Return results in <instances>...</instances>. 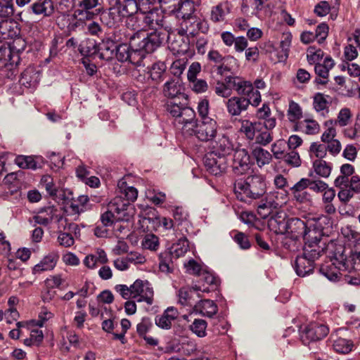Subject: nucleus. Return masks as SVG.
I'll return each mask as SVG.
<instances>
[{
	"label": "nucleus",
	"mask_w": 360,
	"mask_h": 360,
	"mask_svg": "<svg viewBox=\"0 0 360 360\" xmlns=\"http://www.w3.org/2000/svg\"><path fill=\"white\" fill-rule=\"evenodd\" d=\"M178 311L173 307H168L164 313L155 318V324L162 328L168 330L172 326V322L178 316Z\"/></svg>",
	"instance_id": "nucleus-22"
},
{
	"label": "nucleus",
	"mask_w": 360,
	"mask_h": 360,
	"mask_svg": "<svg viewBox=\"0 0 360 360\" xmlns=\"http://www.w3.org/2000/svg\"><path fill=\"white\" fill-rule=\"evenodd\" d=\"M116 58L119 61L127 62L130 58L131 47L127 44H121L116 47Z\"/></svg>",
	"instance_id": "nucleus-55"
},
{
	"label": "nucleus",
	"mask_w": 360,
	"mask_h": 360,
	"mask_svg": "<svg viewBox=\"0 0 360 360\" xmlns=\"http://www.w3.org/2000/svg\"><path fill=\"white\" fill-rule=\"evenodd\" d=\"M115 5L123 18L133 15L138 10L136 0H116Z\"/></svg>",
	"instance_id": "nucleus-27"
},
{
	"label": "nucleus",
	"mask_w": 360,
	"mask_h": 360,
	"mask_svg": "<svg viewBox=\"0 0 360 360\" xmlns=\"http://www.w3.org/2000/svg\"><path fill=\"white\" fill-rule=\"evenodd\" d=\"M299 126L302 131L307 134H316L320 131L319 124L314 120L305 119L300 122Z\"/></svg>",
	"instance_id": "nucleus-43"
},
{
	"label": "nucleus",
	"mask_w": 360,
	"mask_h": 360,
	"mask_svg": "<svg viewBox=\"0 0 360 360\" xmlns=\"http://www.w3.org/2000/svg\"><path fill=\"white\" fill-rule=\"evenodd\" d=\"M261 127V123L259 122H250L248 120L241 121V127L240 131L243 133L248 139L253 140L255 136V133L259 131V128Z\"/></svg>",
	"instance_id": "nucleus-30"
},
{
	"label": "nucleus",
	"mask_w": 360,
	"mask_h": 360,
	"mask_svg": "<svg viewBox=\"0 0 360 360\" xmlns=\"http://www.w3.org/2000/svg\"><path fill=\"white\" fill-rule=\"evenodd\" d=\"M327 129L322 134L321 139L323 143L328 142L335 139L337 134L336 129L333 126V121L328 120L325 122Z\"/></svg>",
	"instance_id": "nucleus-54"
},
{
	"label": "nucleus",
	"mask_w": 360,
	"mask_h": 360,
	"mask_svg": "<svg viewBox=\"0 0 360 360\" xmlns=\"http://www.w3.org/2000/svg\"><path fill=\"white\" fill-rule=\"evenodd\" d=\"M40 184L45 188L51 196H56L58 192V186L56 185L53 178L50 175L42 176Z\"/></svg>",
	"instance_id": "nucleus-48"
},
{
	"label": "nucleus",
	"mask_w": 360,
	"mask_h": 360,
	"mask_svg": "<svg viewBox=\"0 0 360 360\" xmlns=\"http://www.w3.org/2000/svg\"><path fill=\"white\" fill-rule=\"evenodd\" d=\"M228 78H238V77L229 76L224 79V82L217 81L215 84L214 90L215 94L223 98H228L231 95V89L235 90V86H232L230 83H228Z\"/></svg>",
	"instance_id": "nucleus-32"
},
{
	"label": "nucleus",
	"mask_w": 360,
	"mask_h": 360,
	"mask_svg": "<svg viewBox=\"0 0 360 360\" xmlns=\"http://www.w3.org/2000/svg\"><path fill=\"white\" fill-rule=\"evenodd\" d=\"M176 101L177 99H172L169 101L166 104V108L167 112H169V114L174 117V120L176 117L179 115L181 110L184 108H186V101L185 103H182V100H178L179 102L177 103Z\"/></svg>",
	"instance_id": "nucleus-47"
},
{
	"label": "nucleus",
	"mask_w": 360,
	"mask_h": 360,
	"mask_svg": "<svg viewBox=\"0 0 360 360\" xmlns=\"http://www.w3.org/2000/svg\"><path fill=\"white\" fill-rule=\"evenodd\" d=\"M274 223L278 225V230L280 232H287L291 235V238L294 240L302 237L304 241V245L307 243L310 245L321 243L322 231L317 229H311L307 227L306 223L298 218H291L287 221L283 218L281 220H278L276 216L272 217L270 219L271 226Z\"/></svg>",
	"instance_id": "nucleus-1"
},
{
	"label": "nucleus",
	"mask_w": 360,
	"mask_h": 360,
	"mask_svg": "<svg viewBox=\"0 0 360 360\" xmlns=\"http://www.w3.org/2000/svg\"><path fill=\"white\" fill-rule=\"evenodd\" d=\"M309 152L311 158L315 157L317 160H322L327 154L326 146L317 142L311 143Z\"/></svg>",
	"instance_id": "nucleus-49"
},
{
	"label": "nucleus",
	"mask_w": 360,
	"mask_h": 360,
	"mask_svg": "<svg viewBox=\"0 0 360 360\" xmlns=\"http://www.w3.org/2000/svg\"><path fill=\"white\" fill-rule=\"evenodd\" d=\"M258 134L255 135V142L262 146H266L273 140L272 133L268 130L261 131L259 128Z\"/></svg>",
	"instance_id": "nucleus-56"
},
{
	"label": "nucleus",
	"mask_w": 360,
	"mask_h": 360,
	"mask_svg": "<svg viewBox=\"0 0 360 360\" xmlns=\"http://www.w3.org/2000/svg\"><path fill=\"white\" fill-rule=\"evenodd\" d=\"M71 233L72 232L70 231L68 233H66L63 232L61 231H58L57 240L60 245L68 248L74 244L75 240L72 236Z\"/></svg>",
	"instance_id": "nucleus-60"
},
{
	"label": "nucleus",
	"mask_w": 360,
	"mask_h": 360,
	"mask_svg": "<svg viewBox=\"0 0 360 360\" xmlns=\"http://www.w3.org/2000/svg\"><path fill=\"white\" fill-rule=\"evenodd\" d=\"M323 51L320 49L310 46L307 49V58L310 64H317L322 59Z\"/></svg>",
	"instance_id": "nucleus-53"
},
{
	"label": "nucleus",
	"mask_w": 360,
	"mask_h": 360,
	"mask_svg": "<svg viewBox=\"0 0 360 360\" xmlns=\"http://www.w3.org/2000/svg\"><path fill=\"white\" fill-rule=\"evenodd\" d=\"M14 5L12 0H0V18L7 20L14 13Z\"/></svg>",
	"instance_id": "nucleus-46"
},
{
	"label": "nucleus",
	"mask_w": 360,
	"mask_h": 360,
	"mask_svg": "<svg viewBox=\"0 0 360 360\" xmlns=\"http://www.w3.org/2000/svg\"><path fill=\"white\" fill-rule=\"evenodd\" d=\"M204 165L208 172L217 176L225 172L228 167L227 158L209 153L204 158Z\"/></svg>",
	"instance_id": "nucleus-12"
},
{
	"label": "nucleus",
	"mask_w": 360,
	"mask_h": 360,
	"mask_svg": "<svg viewBox=\"0 0 360 360\" xmlns=\"http://www.w3.org/2000/svg\"><path fill=\"white\" fill-rule=\"evenodd\" d=\"M158 238L154 234L146 235L142 241V246L144 249L155 250L158 248Z\"/></svg>",
	"instance_id": "nucleus-57"
},
{
	"label": "nucleus",
	"mask_w": 360,
	"mask_h": 360,
	"mask_svg": "<svg viewBox=\"0 0 360 360\" xmlns=\"http://www.w3.org/2000/svg\"><path fill=\"white\" fill-rule=\"evenodd\" d=\"M333 348L338 352L342 354H347L352 350L354 344L352 340L345 338H338L333 341Z\"/></svg>",
	"instance_id": "nucleus-42"
},
{
	"label": "nucleus",
	"mask_w": 360,
	"mask_h": 360,
	"mask_svg": "<svg viewBox=\"0 0 360 360\" xmlns=\"http://www.w3.org/2000/svg\"><path fill=\"white\" fill-rule=\"evenodd\" d=\"M207 322L200 319H196L190 326L191 330L200 338H203L207 335L206 333Z\"/></svg>",
	"instance_id": "nucleus-50"
},
{
	"label": "nucleus",
	"mask_w": 360,
	"mask_h": 360,
	"mask_svg": "<svg viewBox=\"0 0 360 360\" xmlns=\"http://www.w3.org/2000/svg\"><path fill=\"white\" fill-rule=\"evenodd\" d=\"M252 155L256 160L259 167L269 164L272 158L271 154L259 146H255L252 149Z\"/></svg>",
	"instance_id": "nucleus-31"
},
{
	"label": "nucleus",
	"mask_w": 360,
	"mask_h": 360,
	"mask_svg": "<svg viewBox=\"0 0 360 360\" xmlns=\"http://www.w3.org/2000/svg\"><path fill=\"white\" fill-rule=\"evenodd\" d=\"M328 333V328L327 326L318 324L311 323L303 331L301 335L302 342L306 344L307 341H316L325 338Z\"/></svg>",
	"instance_id": "nucleus-14"
},
{
	"label": "nucleus",
	"mask_w": 360,
	"mask_h": 360,
	"mask_svg": "<svg viewBox=\"0 0 360 360\" xmlns=\"http://www.w3.org/2000/svg\"><path fill=\"white\" fill-rule=\"evenodd\" d=\"M231 5L229 1H224L212 7L211 11V19L214 22H221L231 11Z\"/></svg>",
	"instance_id": "nucleus-24"
},
{
	"label": "nucleus",
	"mask_w": 360,
	"mask_h": 360,
	"mask_svg": "<svg viewBox=\"0 0 360 360\" xmlns=\"http://www.w3.org/2000/svg\"><path fill=\"white\" fill-rule=\"evenodd\" d=\"M59 259L58 252L52 251L44 256L42 259L33 267L34 274H41L44 271L53 270Z\"/></svg>",
	"instance_id": "nucleus-16"
},
{
	"label": "nucleus",
	"mask_w": 360,
	"mask_h": 360,
	"mask_svg": "<svg viewBox=\"0 0 360 360\" xmlns=\"http://www.w3.org/2000/svg\"><path fill=\"white\" fill-rule=\"evenodd\" d=\"M118 188L120 193L124 195V197L128 201H134L138 196V191L136 188L133 186H127L125 181H120L118 182Z\"/></svg>",
	"instance_id": "nucleus-45"
},
{
	"label": "nucleus",
	"mask_w": 360,
	"mask_h": 360,
	"mask_svg": "<svg viewBox=\"0 0 360 360\" xmlns=\"http://www.w3.org/2000/svg\"><path fill=\"white\" fill-rule=\"evenodd\" d=\"M201 290V287L195 285L192 288H182L179 291V302L182 305L196 306L197 301L194 297H200L198 292Z\"/></svg>",
	"instance_id": "nucleus-20"
},
{
	"label": "nucleus",
	"mask_w": 360,
	"mask_h": 360,
	"mask_svg": "<svg viewBox=\"0 0 360 360\" xmlns=\"http://www.w3.org/2000/svg\"><path fill=\"white\" fill-rule=\"evenodd\" d=\"M326 250L330 251L328 257L332 264L323 265L320 272L329 281H338L341 275L340 271L350 272L354 269L353 259L347 258L342 245H334L333 243H330L327 245Z\"/></svg>",
	"instance_id": "nucleus-2"
},
{
	"label": "nucleus",
	"mask_w": 360,
	"mask_h": 360,
	"mask_svg": "<svg viewBox=\"0 0 360 360\" xmlns=\"http://www.w3.org/2000/svg\"><path fill=\"white\" fill-rule=\"evenodd\" d=\"M39 81V73L34 67H28L21 74L20 82L27 86L31 87L37 84Z\"/></svg>",
	"instance_id": "nucleus-25"
},
{
	"label": "nucleus",
	"mask_w": 360,
	"mask_h": 360,
	"mask_svg": "<svg viewBox=\"0 0 360 360\" xmlns=\"http://www.w3.org/2000/svg\"><path fill=\"white\" fill-rule=\"evenodd\" d=\"M202 22L195 16L182 19L178 33L181 37L184 35L194 37L196 30L202 29Z\"/></svg>",
	"instance_id": "nucleus-18"
},
{
	"label": "nucleus",
	"mask_w": 360,
	"mask_h": 360,
	"mask_svg": "<svg viewBox=\"0 0 360 360\" xmlns=\"http://www.w3.org/2000/svg\"><path fill=\"white\" fill-rule=\"evenodd\" d=\"M107 262V255L102 249H97L94 253L88 255L84 259V265L91 269H96L98 264H104Z\"/></svg>",
	"instance_id": "nucleus-23"
},
{
	"label": "nucleus",
	"mask_w": 360,
	"mask_h": 360,
	"mask_svg": "<svg viewBox=\"0 0 360 360\" xmlns=\"http://www.w3.org/2000/svg\"><path fill=\"white\" fill-rule=\"evenodd\" d=\"M313 169L319 176L327 178L330 174L332 167L323 160H316L313 162Z\"/></svg>",
	"instance_id": "nucleus-37"
},
{
	"label": "nucleus",
	"mask_w": 360,
	"mask_h": 360,
	"mask_svg": "<svg viewBox=\"0 0 360 360\" xmlns=\"http://www.w3.org/2000/svg\"><path fill=\"white\" fill-rule=\"evenodd\" d=\"M143 21L153 31H163L164 15L158 10H152L146 13Z\"/></svg>",
	"instance_id": "nucleus-17"
},
{
	"label": "nucleus",
	"mask_w": 360,
	"mask_h": 360,
	"mask_svg": "<svg viewBox=\"0 0 360 360\" xmlns=\"http://www.w3.org/2000/svg\"><path fill=\"white\" fill-rule=\"evenodd\" d=\"M232 150L233 144L229 137L222 135L218 137L217 141H216L215 144L213 146V150L210 153L227 158V155H230Z\"/></svg>",
	"instance_id": "nucleus-21"
},
{
	"label": "nucleus",
	"mask_w": 360,
	"mask_h": 360,
	"mask_svg": "<svg viewBox=\"0 0 360 360\" xmlns=\"http://www.w3.org/2000/svg\"><path fill=\"white\" fill-rule=\"evenodd\" d=\"M249 101L243 96H233L228 99L226 107L231 116H239L243 112L247 110Z\"/></svg>",
	"instance_id": "nucleus-19"
},
{
	"label": "nucleus",
	"mask_w": 360,
	"mask_h": 360,
	"mask_svg": "<svg viewBox=\"0 0 360 360\" xmlns=\"http://www.w3.org/2000/svg\"><path fill=\"white\" fill-rule=\"evenodd\" d=\"M250 157L244 148L236 149L233 154L232 168L237 174H243L250 169Z\"/></svg>",
	"instance_id": "nucleus-13"
},
{
	"label": "nucleus",
	"mask_w": 360,
	"mask_h": 360,
	"mask_svg": "<svg viewBox=\"0 0 360 360\" xmlns=\"http://www.w3.org/2000/svg\"><path fill=\"white\" fill-rule=\"evenodd\" d=\"M100 13L99 8L95 10H89L78 8L75 11V15L78 17L80 20H92L96 15Z\"/></svg>",
	"instance_id": "nucleus-52"
},
{
	"label": "nucleus",
	"mask_w": 360,
	"mask_h": 360,
	"mask_svg": "<svg viewBox=\"0 0 360 360\" xmlns=\"http://www.w3.org/2000/svg\"><path fill=\"white\" fill-rule=\"evenodd\" d=\"M265 1L266 0H244L242 6L243 11L247 14L261 18L260 11L264 8Z\"/></svg>",
	"instance_id": "nucleus-28"
},
{
	"label": "nucleus",
	"mask_w": 360,
	"mask_h": 360,
	"mask_svg": "<svg viewBox=\"0 0 360 360\" xmlns=\"http://www.w3.org/2000/svg\"><path fill=\"white\" fill-rule=\"evenodd\" d=\"M197 349L195 343L192 340L186 339L181 340L180 354L185 356H190Z\"/></svg>",
	"instance_id": "nucleus-61"
},
{
	"label": "nucleus",
	"mask_w": 360,
	"mask_h": 360,
	"mask_svg": "<svg viewBox=\"0 0 360 360\" xmlns=\"http://www.w3.org/2000/svg\"><path fill=\"white\" fill-rule=\"evenodd\" d=\"M153 326L151 320L148 317H144L141 322L137 324L136 331L140 337L145 336Z\"/></svg>",
	"instance_id": "nucleus-64"
},
{
	"label": "nucleus",
	"mask_w": 360,
	"mask_h": 360,
	"mask_svg": "<svg viewBox=\"0 0 360 360\" xmlns=\"http://www.w3.org/2000/svg\"><path fill=\"white\" fill-rule=\"evenodd\" d=\"M116 47L117 46L113 41L109 39L103 40L98 46L99 57L102 59L108 60L112 58Z\"/></svg>",
	"instance_id": "nucleus-29"
},
{
	"label": "nucleus",
	"mask_w": 360,
	"mask_h": 360,
	"mask_svg": "<svg viewBox=\"0 0 360 360\" xmlns=\"http://www.w3.org/2000/svg\"><path fill=\"white\" fill-rule=\"evenodd\" d=\"M288 191L285 190H278L270 192L268 194L267 199L274 209H278L285 205L288 200Z\"/></svg>",
	"instance_id": "nucleus-26"
},
{
	"label": "nucleus",
	"mask_w": 360,
	"mask_h": 360,
	"mask_svg": "<svg viewBox=\"0 0 360 360\" xmlns=\"http://www.w3.org/2000/svg\"><path fill=\"white\" fill-rule=\"evenodd\" d=\"M179 114L174 120L176 126L181 130L184 135L193 136V127L197 122L195 111L191 108L186 106L181 110Z\"/></svg>",
	"instance_id": "nucleus-10"
},
{
	"label": "nucleus",
	"mask_w": 360,
	"mask_h": 360,
	"mask_svg": "<svg viewBox=\"0 0 360 360\" xmlns=\"http://www.w3.org/2000/svg\"><path fill=\"white\" fill-rule=\"evenodd\" d=\"M53 209L48 207L44 212L41 211L38 215L34 217L37 224L46 226L49 224L53 218Z\"/></svg>",
	"instance_id": "nucleus-51"
},
{
	"label": "nucleus",
	"mask_w": 360,
	"mask_h": 360,
	"mask_svg": "<svg viewBox=\"0 0 360 360\" xmlns=\"http://www.w3.org/2000/svg\"><path fill=\"white\" fill-rule=\"evenodd\" d=\"M287 117L289 122L292 123L297 122L302 117V109L297 103L293 101L289 102Z\"/></svg>",
	"instance_id": "nucleus-39"
},
{
	"label": "nucleus",
	"mask_w": 360,
	"mask_h": 360,
	"mask_svg": "<svg viewBox=\"0 0 360 360\" xmlns=\"http://www.w3.org/2000/svg\"><path fill=\"white\" fill-rule=\"evenodd\" d=\"M313 105L316 111L320 112L327 108L326 96L323 94L317 93L314 96Z\"/></svg>",
	"instance_id": "nucleus-63"
},
{
	"label": "nucleus",
	"mask_w": 360,
	"mask_h": 360,
	"mask_svg": "<svg viewBox=\"0 0 360 360\" xmlns=\"http://www.w3.org/2000/svg\"><path fill=\"white\" fill-rule=\"evenodd\" d=\"M208 58L210 60L215 63H221L224 60L226 63H236V60L233 56L223 57L217 51L212 50L208 53Z\"/></svg>",
	"instance_id": "nucleus-58"
},
{
	"label": "nucleus",
	"mask_w": 360,
	"mask_h": 360,
	"mask_svg": "<svg viewBox=\"0 0 360 360\" xmlns=\"http://www.w3.org/2000/svg\"><path fill=\"white\" fill-rule=\"evenodd\" d=\"M173 259L174 258L173 257V255L171 253L169 250L160 253L159 256V268L160 271L165 273L171 272L172 270V266L171 264L173 262Z\"/></svg>",
	"instance_id": "nucleus-40"
},
{
	"label": "nucleus",
	"mask_w": 360,
	"mask_h": 360,
	"mask_svg": "<svg viewBox=\"0 0 360 360\" xmlns=\"http://www.w3.org/2000/svg\"><path fill=\"white\" fill-rule=\"evenodd\" d=\"M127 207V204L122 199V196H116L108 203L107 210L101 216L103 225L110 226L115 221H128L129 215Z\"/></svg>",
	"instance_id": "nucleus-6"
},
{
	"label": "nucleus",
	"mask_w": 360,
	"mask_h": 360,
	"mask_svg": "<svg viewBox=\"0 0 360 360\" xmlns=\"http://www.w3.org/2000/svg\"><path fill=\"white\" fill-rule=\"evenodd\" d=\"M218 125L217 122L210 118L205 117L201 122H195L193 127V135L201 141H209L216 136Z\"/></svg>",
	"instance_id": "nucleus-8"
},
{
	"label": "nucleus",
	"mask_w": 360,
	"mask_h": 360,
	"mask_svg": "<svg viewBox=\"0 0 360 360\" xmlns=\"http://www.w3.org/2000/svg\"><path fill=\"white\" fill-rule=\"evenodd\" d=\"M133 298L139 302H144L148 305L153 303L154 290L148 281L136 280L131 285Z\"/></svg>",
	"instance_id": "nucleus-9"
},
{
	"label": "nucleus",
	"mask_w": 360,
	"mask_h": 360,
	"mask_svg": "<svg viewBox=\"0 0 360 360\" xmlns=\"http://www.w3.org/2000/svg\"><path fill=\"white\" fill-rule=\"evenodd\" d=\"M195 307L199 308L201 314L208 317H212L217 312V306L210 300H201Z\"/></svg>",
	"instance_id": "nucleus-35"
},
{
	"label": "nucleus",
	"mask_w": 360,
	"mask_h": 360,
	"mask_svg": "<svg viewBox=\"0 0 360 360\" xmlns=\"http://www.w3.org/2000/svg\"><path fill=\"white\" fill-rule=\"evenodd\" d=\"M162 95L172 100H184L187 101L186 96L184 93V87L179 78L172 77L168 79L162 86Z\"/></svg>",
	"instance_id": "nucleus-11"
},
{
	"label": "nucleus",
	"mask_w": 360,
	"mask_h": 360,
	"mask_svg": "<svg viewBox=\"0 0 360 360\" xmlns=\"http://www.w3.org/2000/svg\"><path fill=\"white\" fill-rule=\"evenodd\" d=\"M186 271L193 275L200 276L204 271L202 266L200 264L198 263L194 259H190L187 263L184 264Z\"/></svg>",
	"instance_id": "nucleus-62"
},
{
	"label": "nucleus",
	"mask_w": 360,
	"mask_h": 360,
	"mask_svg": "<svg viewBox=\"0 0 360 360\" xmlns=\"http://www.w3.org/2000/svg\"><path fill=\"white\" fill-rule=\"evenodd\" d=\"M325 243L304 246L303 253L298 255L295 261V269L300 276H305L314 270L315 259H318L325 249Z\"/></svg>",
	"instance_id": "nucleus-4"
},
{
	"label": "nucleus",
	"mask_w": 360,
	"mask_h": 360,
	"mask_svg": "<svg viewBox=\"0 0 360 360\" xmlns=\"http://www.w3.org/2000/svg\"><path fill=\"white\" fill-rule=\"evenodd\" d=\"M285 141L278 140L271 146V152L276 159H282L285 155Z\"/></svg>",
	"instance_id": "nucleus-59"
},
{
	"label": "nucleus",
	"mask_w": 360,
	"mask_h": 360,
	"mask_svg": "<svg viewBox=\"0 0 360 360\" xmlns=\"http://www.w3.org/2000/svg\"><path fill=\"white\" fill-rule=\"evenodd\" d=\"M165 37L164 31L139 32L130 38V46L143 49L144 53H152L161 45Z\"/></svg>",
	"instance_id": "nucleus-5"
},
{
	"label": "nucleus",
	"mask_w": 360,
	"mask_h": 360,
	"mask_svg": "<svg viewBox=\"0 0 360 360\" xmlns=\"http://www.w3.org/2000/svg\"><path fill=\"white\" fill-rule=\"evenodd\" d=\"M200 276L201 277L200 279L205 283L209 285V287L201 288V292H209L217 289L219 285V281L212 273L204 270Z\"/></svg>",
	"instance_id": "nucleus-36"
},
{
	"label": "nucleus",
	"mask_w": 360,
	"mask_h": 360,
	"mask_svg": "<svg viewBox=\"0 0 360 360\" xmlns=\"http://www.w3.org/2000/svg\"><path fill=\"white\" fill-rule=\"evenodd\" d=\"M228 83L235 86V91L240 95L244 96L250 105L257 106L261 102V95L258 90H254L251 82L242 78H228Z\"/></svg>",
	"instance_id": "nucleus-7"
},
{
	"label": "nucleus",
	"mask_w": 360,
	"mask_h": 360,
	"mask_svg": "<svg viewBox=\"0 0 360 360\" xmlns=\"http://www.w3.org/2000/svg\"><path fill=\"white\" fill-rule=\"evenodd\" d=\"M165 71L166 65L164 63H155L150 70V77L153 81L159 83L163 79Z\"/></svg>",
	"instance_id": "nucleus-41"
},
{
	"label": "nucleus",
	"mask_w": 360,
	"mask_h": 360,
	"mask_svg": "<svg viewBox=\"0 0 360 360\" xmlns=\"http://www.w3.org/2000/svg\"><path fill=\"white\" fill-rule=\"evenodd\" d=\"M30 11L35 15L51 17L54 13V4L52 0H35L30 6Z\"/></svg>",
	"instance_id": "nucleus-15"
},
{
	"label": "nucleus",
	"mask_w": 360,
	"mask_h": 360,
	"mask_svg": "<svg viewBox=\"0 0 360 360\" xmlns=\"http://www.w3.org/2000/svg\"><path fill=\"white\" fill-rule=\"evenodd\" d=\"M334 65V60L330 57H326L323 64L317 63L315 65V72L322 79H327L329 71L333 68Z\"/></svg>",
	"instance_id": "nucleus-34"
},
{
	"label": "nucleus",
	"mask_w": 360,
	"mask_h": 360,
	"mask_svg": "<svg viewBox=\"0 0 360 360\" xmlns=\"http://www.w3.org/2000/svg\"><path fill=\"white\" fill-rule=\"evenodd\" d=\"M189 249L188 241L186 238H180L176 243H174L169 248L171 253L174 259H178L185 255Z\"/></svg>",
	"instance_id": "nucleus-33"
},
{
	"label": "nucleus",
	"mask_w": 360,
	"mask_h": 360,
	"mask_svg": "<svg viewBox=\"0 0 360 360\" xmlns=\"http://www.w3.org/2000/svg\"><path fill=\"white\" fill-rule=\"evenodd\" d=\"M103 18H108L105 23L110 27L118 25V24L121 22L124 18L121 15L119 8H117L115 5L109 9L107 15L104 16Z\"/></svg>",
	"instance_id": "nucleus-44"
},
{
	"label": "nucleus",
	"mask_w": 360,
	"mask_h": 360,
	"mask_svg": "<svg viewBox=\"0 0 360 360\" xmlns=\"http://www.w3.org/2000/svg\"><path fill=\"white\" fill-rule=\"evenodd\" d=\"M234 192L240 201L259 198L266 192L264 179L261 175H252L238 179L234 183Z\"/></svg>",
	"instance_id": "nucleus-3"
},
{
	"label": "nucleus",
	"mask_w": 360,
	"mask_h": 360,
	"mask_svg": "<svg viewBox=\"0 0 360 360\" xmlns=\"http://www.w3.org/2000/svg\"><path fill=\"white\" fill-rule=\"evenodd\" d=\"M195 11L194 4L190 0H185L179 5L176 12L178 18L181 19L193 17V13Z\"/></svg>",
	"instance_id": "nucleus-38"
}]
</instances>
